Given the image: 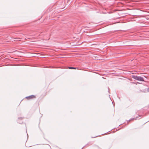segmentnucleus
Here are the masks:
<instances>
[{
    "instance_id": "nucleus-2",
    "label": "nucleus",
    "mask_w": 149,
    "mask_h": 149,
    "mask_svg": "<svg viewBox=\"0 0 149 149\" xmlns=\"http://www.w3.org/2000/svg\"><path fill=\"white\" fill-rule=\"evenodd\" d=\"M36 97L33 95H31L29 96L26 97V98L28 100H30L31 99L35 98Z\"/></svg>"
},
{
    "instance_id": "nucleus-1",
    "label": "nucleus",
    "mask_w": 149,
    "mask_h": 149,
    "mask_svg": "<svg viewBox=\"0 0 149 149\" xmlns=\"http://www.w3.org/2000/svg\"><path fill=\"white\" fill-rule=\"evenodd\" d=\"M132 78L136 80L143 81H144V79L143 77H142L139 76H137L135 75H132Z\"/></svg>"
},
{
    "instance_id": "nucleus-3",
    "label": "nucleus",
    "mask_w": 149,
    "mask_h": 149,
    "mask_svg": "<svg viewBox=\"0 0 149 149\" xmlns=\"http://www.w3.org/2000/svg\"><path fill=\"white\" fill-rule=\"evenodd\" d=\"M68 68L70 69H76V68L74 67H68Z\"/></svg>"
}]
</instances>
